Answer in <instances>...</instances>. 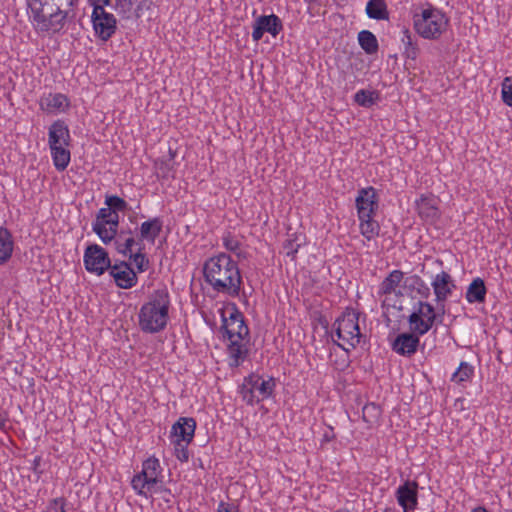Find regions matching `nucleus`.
I'll return each mask as SVG.
<instances>
[{
    "mask_svg": "<svg viewBox=\"0 0 512 512\" xmlns=\"http://www.w3.org/2000/svg\"><path fill=\"white\" fill-rule=\"evenodd\" d=\"M105 203L108 206L107 208L116 211L117 213L118 211H125L128 206L127 202L123 198L116 195L106 197Z\"/></svg>",
    "mask_w": 512,
    "mask_h": 512,
    "instance_id": "nucleus-39",
    "label": "nucleus"
},
{
    "mask_svg": "<svg viewBox=\"0 0 512 512\" xmlns=\"http://www.w3.org/2000/svg\"><path fill=\"white\" fill-rule=\"evenodd\" d=\"M378 98V92L364 89L359 90L354 96L355 102L363 107H371Z\"/></svg>",
    "mask_w": 512,
    "mask_h": 512,
    "instance_id": "nucleus-34",
    "label": "nucleus"
},
{
    "mask_svg": "<svg viewBox=\"0 0 512 512\" xmlns=\"http://www.w3.org/2000/svg\"><path fill=\"white\" fill-rule=\"evenodd\" d=\"M218 512H238V507L235 505H225L223 502L218 507Z\"/></svg>",
    "mask_w": 512,
    "mask_h": 512,
    "instance_id": "nucleus-47",
    "label": "nucleus"
},
{
    "mask_svg": "<svg viewBox=\"0 0 512 512\" xmlns=\"http://www.w3.org/2000/svg\"><path fill=\"white\" fill-rule=\"evenodd\" d=\"M300 247L299 243H296L295 239H287L283 243V250L288 257L294 258Z\"/></svg>",
    "mask_w": 512,
    "mask_h": 512,
    "instance_id": "nucleus-43",
    "label": "nucleus"
},
{
    "mask_svg": "<svg viewBox=\"0 0 512 512\" xmlns=\"http://www.w3.org/2000/svg\"><path fill=\"white\" fill-rule=\"evenodd\" d=\"M402 42L405 46V56L409 59L415 60L419 55V48L417 44L413 41L412 34L407 28L403 30Z\"/></svg>",
    "mask_w": 512,
    "mask_h": 512,
    "instance_id": "nucleus-33",
    "label": "nucleus"
},
{
    "mask_svg": "<svg viewBox=\"0 0 512 512\" xmlns=\"http://www.w3.org/2000/svg\"><path fill=\"white\" fill-rule=\"evenodd\" d=\"M196 421L191 417H180L172 426L171 434L173 440L185 441L189 444L194 437Z\"/></svg>",
    "mask_w": 512,
    "mask_h": 512,
    "instance_id": "nucleus-19",
    "label": "nucleus"
},
{
    "mask_svg": "<svg viewBox=\"0 0 512 512\" xmlns=\"http://www.w3.org/2000/svg\"><path fill=\"white\" fill-rule=\"evenodd\" d=\"M415 206L419 217L427 223L433 224L440 218L438 200L433 194H422Z\"/></svg>",
    "mask_w": 512,
    "mask_h": 512,
    "instance_id": "nucleus-14",
    "label": "nucleus"
},
{
    "mask_svg": "<svg viewBox=\"0 0 512 512\" xmlns=\"http://www.w3.org/2000/svg\"><path fill=\"white\" fill-rule=\"evenodd\" d=\"M119 215L109 208H101L92 224L93 231L104 244L112 242L117 235Z\"/></svg>",
    "mask_w": 512,
    "mask_h": 512,
    "instance_id": "nucleus-10",
    "label": "nucleus"
},
{
    "mask_svg": "<svg viewBox=\"0 0 512 512\" xmlns=\"http://www.w3.org/2000/svg\"><path fill=\"white\" fill-rule=\"evenodd\" d=\"M13 239L8 229L0 227V265L5 264L12 256Z\"/></svg>",
    "mask_w": 512,
    "mask_h": 512,
    "instance_id": "nucleus-27",
    "label": "nucleus"
},
{
    "mask_svg": "<svg viewBox=\"0 0 512 512\" xmlns=\"http://www.w3.org/2000/svg\"><path fill=\"white\" fill-rule=\"evenodd\" d=\"M175 455L181 462H187L189 459L188 444L185 441L173 440Z\"/></svg>",
    "mask_w": 512,
    "mask_h": 512,
    "instance_id": "nucleus-41",
    "label": "nucleus"
},
{
    "mask_svg": "<svg viewBox=\"0 0 512 512\" xmlns=\"http://www.w3.org/2000/svg\"><path fill=\"white\" fill-rule=\"evenodd\" d=\"M89 3L93 6L91 20L95 35L102 41H108L117 28L115 16L105 9L111 4V1L89 0Z\"/></svg>",
    "mask_w": 512,
    "mask_h": 512,
    "instance_id": "nucleus-7",
    "label": "nucleus"
},
{
    "mask_svg": "<svg viewBox=\"0 0 512 512\" xmlns=\"http://www.w3.org/2000/svg\"><path fill=\"white\" fill-rule=\"evenodd\" d=\"M170 307L169 293L166 289L156 290L151 299L145 303L139 312V326L143 332L158 333L168 322Z\"/></svg>",
    "mask_w": 512,
    "mask_h": 512,
    "instance_id": "nucleus-3",
    "label": "nucleus"
},
{
    "mask_svg": "<svg viewBox=\"0 0 512 512\" xmlns=\"http://www.w3.org/2000/svg\"><path fill=\"white\" fill-rule=\"evenodd\" d=\"M46 512H66L65 511V499L57 498L50 502Z\"/></svg>",
    "mask_w": 512,
    "mask_h": 512,
    "instance_id": "nucleus-45",
    "label": "nucleus"
},
{
    "mask_svg": "<svg viewBox=\"0 0 512 512\" xmlns=\"http://www.w3.org/2000/svg\"><path fill=\"white\" fill-rule=\"evenodd\" d=\"M474 373V368L467 362H461L457 371L452 375L451 380L457 383L468 380Z\"/></svg>",
    "mask_w": 512,
    "mask_h": 512,
    "instance_id": "nucleus-37",
    "label": "nucleus"
},
{
    "mask_svg": "<svg viewBox=\"0 0 512 512\" xmlns=\"http://www.w3.org/2000/svg\"><path fill=\"white\" fill-rule=\"evenodd\" d=\"M251 381L252 380L249 379V377H246L244 379V382L240 388V394H241L243 400L247 404L254 405L255 403H259V401L256 396L257 394H256L255 390L253 389V384H251Z\"/></svg>",
    "mask_w": 512,
    "mask_h": 512,
    "instance_id": "nucleus-35",
    "label": "nucleus"
},
{
    "mask_svg": "<svg viewBox=\"0 0 512 512\" xmlns=\"http://www.w3.org/2000/svg\"><path fill=\"white\" fill-rule=\"evenodd\" d=\"M413 25L417 34L424 39H438L448 26V19L438 9L429 7L413 16Z\"/></svg>",
    "mask_w": 512,
    "mask_h": 512,
    "instance_id": "nucleus-5",
    "label": "nucleus"
},
{
    "mask_svg": "<svg viewBox=\"0 0 512 512\" xmlns=\"http://www.w3.org/2000/svg\"><path fill=\"white\" fill-rule=\"evenodd\" d=\"M356 207L359 218L373 216L378 209L376 190L373 187L360 189L356 197Z\"/></svg>",
    "mask_w": 512,
    "mask_h": 512,
    "instance_id": "nucleus-15",
    "label": "nucleus"
},
{
    "mask_svg": "<svg viewBox=\"0 0 512 512\" xmlns=\"http://www.w3.org/2000/svg\"><path fill=\"white\" fill-rule=\"evenodd\" d=\"M203 273L214 291L230 297L239 295L242 278L237 263L229 255L211 257L205 262Z\"/></svg>",
    "mask_w": 512,
    "mask_h": 512,
    "instance_id": "nucleus-1",
    "label": "nucleus"
},
{
    "mask_svg": "<svg viewBox=\"0 0 512 512\" xmlns=\"http://www.w3.org/2000/svg\"><path fill=\"white\" fill-rule=\"evenodd\" d=\"M75 0H32L27 2L30 16L40 31L56 33L67 23Z\"/></svg>",
    "mask_w": 512,
    "mask_h": 512,
    "instance_id": "nucleus-2",
    "label": "nucleus"
},
{
    "mask_svg": "<svg viewBox=\"0 0 512 512\" xmlns=\"http://www.w3.org/2000/svg\"><path fill=\"white\" fill-rule=\"evenodd\" d=\"M501 86L502 101L512 107V76L505 77Z\"/></svg>",
    "mask_w": 512,
    "mask_h": 512,
    "instance_id": "nucleus-38",
    "label": "nucleus"
},
{
    "mask_svg": "<svg viewBox=\"0 0 512 512\" xmlns=\"http://www.w3.org/2000/svg\"><path fill=\"white\" fill-rule=\"evenodd\" d=\"M432 286L438 301H445L448 295L452 293V288L455 287L450 274L445 271L436 275Z\"/></svg>",
    "mask_w": 512,
    "mask_h": 512,
    "instance_id": "nucleus-21",
    "label": "nucleus"
},
{
    "mask_svg": "<svg viewBox=\"0 0 512 512\" xmlns=\"http://www.w3.org/2000/svg\"><path fill=\"white\" fill-rule=\"evenodd\" d=\"M380 415V409L375 404H368L363 407V419L366 422H373Z\"/></svg>",
    "mask_w": 512,
    "mask_h": 512,
    "instance_id": "nucleus-42",
    "label": "nucleus"
},
{
    "mask_svg": "<svg viewBox=\"0 0 512 512\" xmlns=\"http://www.w3.org/2000/svg\"><path fill=\"white\" fill-rule=\"evenodd\" d=\"M84 265L87 271L97 275H102L112 266L108 253L97 244H91L85 249Z\"/></svg>",
    "mask_w": 512,
    "mask_h": 512,
    "instance_id": "nucleus-11",
    "label": "nucleus"
},
{
    "mask_svg": "<svg viewBox=\"0 0 512 512\" xmlns=\"http://www.w3.org/2000/svg\"><path fill=\"white\" fill-rule=\"evenodd\" d=\"M223 245L227 250L234 252L239 248L240 243L231 233H226L223 236Z\"/></svg>",
    "mask_w": 512,
    "mask_h": 512,
    "instance_id": "nucleus-44",
    "label": "nucleus"
},
{
    "mask_svg": "<svg viewBox=\"0 0 512 512\" xmlns=\"http://www.w3.org/2000/svg\"><path fill=\"white\" fill-rule=\"evenodd\" d=\"M419 336L412 331L399 334L392 343V350L402 356H412L420 344Z\"/></svg>",
    "mask_w": 512,
    "mask_h": 512,
    "instance_id": "nucleus-18",
    "label": "nucleus"
},
{
    "mask_svg": "<svg viewBox=\"0 0 512 512\" xmlns=\"http://www.w3.org/2000/svg\"><path fill=\"white\" fill-rule=\"evenodd\" d=\"M228 353L232 360L231 366L238 367L247 357L248 349L243 340H229Z\"/></svg>",
    "mask_w": 512,
    "mask_h": 512,
    "instance_id": "nucleus-25",
    "label": "nucleus"
},
{
    "mask_svg": "<svg viewBox=\"0 0 512 512\" xmlns=\"http://www.w3.org/2000/svg\"><path fill=\"white\" fill-rule=\"evenodd\" d=\"M338 345L345 351L355 348L362 337L358 324V314L354 311L345 313L334 324Z\"/></svg>",
    "mask_w": 512,
    "mask_h": 512,
    "instance_id": "nucleus-8",
    "label": "nucleus"
},
{
    "mask_svg": "<svg viewBox=\"0 0 512 512\" xmlns=\"http://www.w3.org/2000/svg\"><path fill=\"white\" fill-rule=\"evenodd\" d=\"M366 14L375 20H388L389 12L385 0H369L366 5Z\"/></svg>",
    "mask_w": 512,
    "mask_h": 512,
    "instance_id": "nucleus-28",
    "label": "nucleus"
},
{
    "mask_svg": "<svg viewBox=\"0 0 512 512\" xmlns=\"http://www.w3.org/2000/svg\"><path fill=\"white\" fill-rule=\"evenodd\" d=\"M359 220L361 233L367 240H371L379 234L380 226L378 222L373 219V216L359 218Z\"/></svg>",
    "mask_w": 512,
    "mask_h": 512,
    "instance_id": "nucleus-32",
    "label": "nucleus"
},
{
    "mask_svg": "<svg viewBox=\"0 0 512 512\" xmlns=\"http://www.w3.org/2000/svg\"><path fill=\"white\" fill-rule=\"evenodd\" d=\"M404 273L400 270H393L381 283L379 293L383 295L395 292L396 288L403 280Z\"/></svg>",
    "mask_w": 512,
    "mask_h": 512,
    "instance_id": "nucleus-30",
    "label": "nucleus"
},
{
    "mask_svg": "<svg viewBox=\"0 0 512 512\" xmlns=\"http://www.w3.org/2000/svg\"><path fill=\"white\" fill-rule=\"evenodd\" d=\"M248 377L252 380L251 384H253V389L257 394L256 396L259 402L272 394L274 383L271 380H264L261 376L255 374Z\"/></svg>",
    "mask_w": 512,
    "mask_h": 512,
    "instance_id": "nucleus-26",
    "label": "nucleus"
},
{
    "mask_svg": "<svg viewBox=\"0 0 512 512\" xmlns=\"http://www.w3.org/2000/svg\"><path fill=\"white\" fill-rule=\"evenodd\" d=\"M39 461H40V458H36V459L34 460V464H35V466H37V465L39 464Z\"/></svg>",
    "mask_w": 512,
    "mask_h": 512,
    "instance_id": "nucleus-51",
    "label": "nucleus"
},
{
    "mask_svg": "<svg viewBox=\"0 0 512 512\" xmlns=\"http://www.w3.org/2000/svg\"><path fill=\"white\" fill-rule=\"evenodd\" d=\"M421 282V278L417 275H412L405 280V283H410L411 285L420 284Z\"/></svg>",
    "mask_w": 512,
    "mask_h": 512,
    "instance_id": "nucleus-48",
    "label": "nucleus"
},
{
    "mask_svg": "<svg viewBox=\"0 0 512 512\" xmlns=\"http://www.w3.org/2000/svg\"><path fill=\"white\" fill-rule=\"evenodd\" d=\"M175 156H176V151L173 150L172 148H169L167 160H170L171 162H173Z\"/></svg>",
    "mask_w": 512,
    "mask_h": 512,
    "instance_id": "nucleus-49",
    "label": "nucleus"
},
{
    "mask_svg": "<svg viewBox=\"0 0 512 512\" xmlns=\"http://www.w3.org/2000/svg\"><path fill=\"white\" fill-rule=\"evenodd\" d=\"M256 22L264 32H268L273 36H276L282 30V22L274 14L260 16L256 19Z\"/></svg>",
    "mask_w": 512,
    "mask_h": 512,
    "instance_id": "nucleus-29",
    "label": "nucleus"
},
{
    "mask_svg": "<svg viewBox=\"0 0 512 512\" xmlns=\"http://www.w3.org/2000/svg\"><path fill=\"white\" fill-rule=\"evenodd\" d=\"M444 314L443 305L436 311L430 303L418 301L408 317L410 330L415 334L424 335L432 328L434 323H442Z\"/></svg>",
    "mask_w": 512,
    "mask_h": 512,
    "instance_id": "nucleus-6",
    "label": "nucleus"
},
{
    "mask_svg": "<svg viewBox=\"0 0 512 512\" xmlns=\"http://www.w3.org/2000/svg\"><path fill=\"white\" fill-rule=\"evenodd\" d=\"M264 34V31L262 30V28L258 25V23L255 21V24H254V29H253V32H252V38L254 41H259L262 36Z\"/></svg>",
    "mask_w": 512,
    "mask_h": 512,
    "instance_id": "nucleus-46",
    "label": "nucleus"
},
{
    "mask_svg": "<svg viewBox=\"0 0 512 512\" xmlns=\"http://www.w3.org/2000/svg\"><path fill=\"white\" fill-rule=\"evenodd\" d=\"M383 512H391L390 509H385Z\"/></svg>",
    "mask_w": 512,
    "mask_h": 512,
    "instance_id": "nucleus-52",
    "label": "nucleus"
},
{
    "mask_svg": "<svg viewBox=\"0 0 512 512\" xmlns=\"http://www.w3.org/2000/svg\"><path fill=\"white\" fill-rule=\"evenodd\" d=\"M4 426V424L0 421V428H2Z\"/></svg>",
    "mask_w": 512,
    "mask_h": 512,
    "instance_id": "nucleus-53",
    "label": "nucleus"
},
{
    "mask_svg": "<svg viewBox=\"0 0 512 512\" xmlns=\"http://www.w3.org/2000/svg\"><path fill=\"white\" fill-rule=\"evenodd\" d=\"M68 105L69 103L67 97L61 93H50L48 96L43 97L40 101L41 109L48 113L63 111L66 107H68Z\"/></svg>",
    "mask_w": 512,
    "mask_h": 512,
    "instance_id": "nucleus-22",
    "label": "nucleus"
},
{
    "mask_svg": "<svg viewBox=\"0 0 512 512\" xmlns=\"http://www.w3.org/2000/svg\"><path fill=\"white\" fill-rule=\"evenodd\" d=\"M358 42L367 54H375L379 49L376 36L369 30H362L358 33Z\"/></svg>",
    "mask_w": 512,
    "mask_h": 512,
    "instance_id": "nucleus-31",
    "label": "nucleus"
},
{
    "mask_svg": "<svg viewBox=\"0 0 512 512\" xmlns=\"http://www.w3.org/2000/svg\"><path fill=\"white\" fill-rule=\"evenodd\" d=\"M223 326L224 337L228 340H244L249 335V329L244 321L243 314L233 306L229 317L223 315Z\"/></svg>",
    "mask_w": 512,
    "mask_h": 512,
    "instance_id": "nucleus-12",
    "label": "nucleus"
},
{
    "mask_svg": "<svg viewBox=\"0 0 512 512\" xmlns=\"http://www.w3.org/2000/svg\"><path fill=\"white\" fill-rule=\"evenodd\" d=\"M160 464L156 458H148L143 462L142 471L136 474L131 481L133 489L139 495L147 496L155 491L156 485L160 482Z\"/></svg>",
    "mask_w": 512,
    "mask_h": 512,
    "instance_id": "nucleus-9",
    "label": "nucleus"
},
{
    "mask_svg": "<svg viewBox=\"0 0 512 512\" xmlns=\"http://www.w3.org/2000/svg\"><path fill=\"white\" fill-rule=\"evenodd\" d=\"M152 0H115V9L125 19H137L151 9Z\"/></svg>",
    "mask_w": 512,
    "mask_h": 512,
    "instance_id": "nucleus-13",
    "label": "nucleus"
},
{
    "mask_svg": "<svg viewBox=\"0 0 512 512\" xmlns=\"http://www.w3.org/2000/svg\"><path fill=\"white\" fill-rule=\"evenodd\" d=\"M163 228V221L159 217L151 218L143 222L140 226L139 241H148L155 243L156 238L160 235Z\"/></svg>",
    "mask_w": 512,
    "mask_h": 512,
    "instance_id": "nucleus-20",
    "label": "nucleus"
},
{
    "mask_svg": "<svg viewBox=\"0 0 512 512\" xmlns=\"http://www.w3.org/2000/svg\"><path fill=\"white\" fill-rule=\"evenodd\" d=\"M144 246H139L136 253H128L127 256L133 261V263L136 265L138 272H144L149 268V259L147 258L146 254L143 252Z\"/></svg>",
    "mask_w": 512,
    "mask_h": 512,
    "instance_id": "nucleus-36",
    "label": "nucleus"
},
{
    "mask_svg": "<svg viewBox=\"0 0 512 512\" xmlns=\"http://www.w3.org/2000/svg\"><path fill=\"white\" fill-rule=\"evenodd\" d=\"M110 275L114 278L118 287L129 289L137 282V276L131 265L125 261L115 263L110 267Z\"/></svg>",
    "mask_w": 512,
    "mask_h": 512,
    "instance_id": "nucleus-16",
    "label": "nucleus"
},
{
    "mask_svg": "<svg viewBox=\"0 0 512 512\" xmlns=\"http://www.w3.org/2000/svg\"><path fill=\"white\" fill-rule=\"evenodd\" d=\"M418 483L415 481H406L396 492L399 505L404 512L415 510L418 504Z\"/></svg>",
    "mask_w": 512,
    "mask_h": 512,
    "instance_id": "nucleus-17",
    "label": "nucleus"
},
{
    "mask_svg": "<svg viewBox=\"0 0 512 512\" xmlns=\"http://www.w3.org/2000/svg\"><path fill=\"white\" fill-rule=\"evenodd\" d=\"M112 241H114V246L117 252L124 256H127L128 253L132 251L133 245L136 244L131 230L117 231V235Z\"/></svg>",
    "mask_w": 512,
    "mask_h": 512,
    "instance_id": "nucleus-24",
    "label": "nucleus"
},
{
    "mask_svg": "<svg viewBox=\"0 0 512 512\" xmlns=\"http://www.w3.org/2000/svg\"><path fill=\"white\" fill-rule=\"evenodd\" d=\"M472 512H489L485 507L478 506L472 510Z\"/></svg>",
    "mask_w": 512,
    "mask_h": 512,
    "instance_id": "nucleus-50",
    "label": "nucleus"
},
{
    "mask_svg": "<svg viewBox=\"0 0 512 512\" xmlns=\"http://www.w3.org/2000/svg\"><path fill=\"white\" fill-rule=\"evenodd\" d=\"M486 292L484 280L475 278L468 286L465 298L469 303H482L485 301Z\"/></svg>",
    "mask_w": 512,
    "mask_h": 512,
    "instance_id": "nucleus-23",
    "label": "nucleus"
},
{
    "mask_svg": "<svg viewBox=\"0 0 512 512\" xmlns=\"http://www.w3.org/2000/svg\"><path fill=\"white\" fill-rule=\"evenodd\" d=\"M48 142L55 168L64 171L70 162V151L66 148L70 142V133L64 121L57 120L51 124Z\"/></svg>",
    "mask_w": 512,
    "mask_h": 512,
    "instance_id": "nucleus-4",
    "label": "nucleus"
},
{
    "mask_svg": "<svg viewBox=\"0 0 512 512\" xmlns=\"http://www.w3.org/2000/svg\"><path fill=\"white\" fill-rule=\"evenodd\" d=\"M155 168L159 177L168 178L173 170V162L167 159L157 160L155 162Z\"/></svg>",
    "mask_w": 512,
    "mask_h": 512,
    "instance_id": "nucleus-40",
    "label": "nucleus"
}]
</instances>
